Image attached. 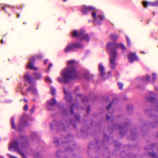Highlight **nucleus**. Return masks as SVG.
<instances>
[{
  "mask_svg": "<svg viewBox=\"0 0 158 158\" xmlns=\"http://www.w3.org/2000/svg\"><path fill=\"white\" fill-rule=\"evenodd\" d=\"M76 63L74 60L68 61V67L66 68L61 73V78H58L57 80L60 83H68L71 80L77 78L78 74L76 69L73 66Z\"/></svg>",
  "mask_w": 158,
  "mask_h": 158,
  "instance_id": "nucleus-1",
  "label": "nucleus"
},
{
  "mask_svg": "<svg viewBox=\"0 0 158 158\" xmlns=\"http://www.w3.org/2000/svg\"><path fill=\"white\" fill-rule=\"evenodd\" d=\"M72 34L75 37H77L80 40H83L87 42L89 41V35L85 33V31L82 30L77 32L76 31H73Z\"/></svg>",
  "mask_w": 158,
  "mask_h": 158,
  "instance_id": "nucleus-2",
  "label": "nucleus"
},
{
  "mask_svg": "<svg viewBox=\"0 0 158 158\" xmlns=\"http://www.w3.org/2000/svg\"><path fill=\"white\" fill-rule=\"evenodd\" d=\"M109 53V66L111 69H114L115 68L117 64L116 62V60L117 53L116 50H111L110 51Z\"/></svg>",
  "mask_w": 158,
  "mask_h": 158,
  "instance_id": "nucleus-3",
  "label": "nucleus"
},
{
  "mask_svg": "<svg viewBox=\"0 0 158 158\" xmlns=\"http://www.w3.org/2000/svg\"><path fill=\"white\" fill-rule=\"evenodd\" d=\"M82 47V44L80 43H70L68 44L65 48L64 52L65 53H68L74 50L76 48H81Z\"/></svg>",
  "mask_w": 158,
  "mask_h": 158,
  "instance_id": "nucleus-4",
  "label": "nucleus"
},
{
  "mask_svg": "<svg viewBox=\"0 0 158 158\" xmlns=\"http://www.w3.org/2000/svg\"><path fill=\"white\" fill-rule=\"evenodd\" d=\"M9 148L10 150H11L12 148H13L18 153L21 154L23 158H26V156L19 150L18 143L17 142H14L13 143H10L9 145Z\"/></svg>",
  "mask_w": 158,
  "mask_h": 158,
  "instance_id": "nucleus-5",
  "label": "nucleus"
},
{
  "mask_svg": "<svg viewBox=\"0 0 158 158\" xmlns=\"http://www.w3.org/2000/svg\"><path fill=\"white\" fill-rule=\"evenodd\" d=\"M117 47H119L121 49L124 50L126 49V48L123 44L120 43L119 44H118L116 42L113 43H109L107 44V47L108 49L111 50H113V48H115Z\"/></svg>",
  "mask_w": 158,
  "mask_h": 158,
  "instance_id": "nucleus-6",
  "label": "nucleus"
},
{
  "mask_svg": "<svg viewBox=\"0 0 158 158\" xmlns=\"http://www.w3.org/2000/svg\"><path fill=\"white\" fill-rule=\"evenodd\" d=\"M82 11L85 14H87L89 11L96 10V9L92 6H86L84 5L81 8Z\"/></svg>",
  "mask_w": 158,
  "mask_h": 158,
  "instance_id": "nucleus-7",
  "label": "nucleus"
},
{
  "mask_svg": "<svg viewBox=\"0 0 158 158\" xmlns=\"http://www.w3.org/2000/svg\"><path fill=\"white\" fill-rule=\"evenodd\" d=\"M143 4L145 7L151 6H158V1L153 2H143Z\"/></svg>",
  "mask_w": 158,
  "mask_h": 158,
  "instance_id": "nucleus-8",
  "label": "nucleus"
},
{
  "mask_svg": "<svg viewBox=\"0 0 158 158\" xmlns=\"http://www.w3.org/2000/svg\"><path fill=\"white\" fill-rule=\"evenodd\" d=\"M128 57L129 61L131 63H133L134 61L137 60V58L136 56L135 53H129L128 55Z\"/></svg>",
  "mask_w": 158,
  "mask_h": 158,
  "instance_id": "nucleus-9",
  "label": "nucleus"
},
{
  "mask_svg": "<svg viewBox=\"0 0 158 158\" xmlns=\"http://www.w3.org/2000/svg\"><path fill=\"white\" fill-rule=\"evenodd\" d=\"M99 72L100 75L103 77L105 75L106 72L105 71V68L102 64H100L99 68Z\"/></svg>",
  "mask_w": 158,
  "mask_h": 158,
  "instance_id": "nucleus-10",
  "label": "nucleus"
},
{
  "mask_svg": "<svg viewBox=\"0 0 158 158\" xmlns=\"http://www.w3.org/2000/svg\"><path fill=\"white\" fill-rule=\"evenodd\" d=\"M32 59L33 61H32L31 60H30V62H29V63L28 64L27 67L31 69L37 70L38 69V68L35 67L33 64L34 62V58H33Z\"/></svg>",
  "mask_w": 158,
  "mask_h": 158,
  "instance_id": "nucleus-11",
  "label": "nucleus"
},
{
  "mask_svg": "<svg viewBox=\"0 0 158 158\" xmlns=\"http://www.w3.org/2000/svg\"><path fill=\"white\" fill-rule=\"evenodd\" d=\"M56 103V100L55 98H52V100H49L47 102V103L49 106H52L54 105Z\"/></svg>",
  "mask_w": 158,
  "mask_h": 158,
  "instance_id": "nucleus-12",
  "label": "nucleus"
},
{
  "mask_svg": "<svg viewBox=\"0 0 158 158\" xmlns=\"http://www.w3.org/2000/svg\"><path fill=\"white\" fill-rule=\"evenodd\" d=\"M24 78L25 80L27 81L29 83H31L32 82V78L29 76L28 73H27L25 74L24 76Z\"/></svg>",
  "mask_w": 158,
  "mask_h": 158,
  "instance_id": "nucleus-13",
  "label": "nucleus"
},
{
  "mask_svg": "<svg viewBox=\"0 0 158 158\" xmlns=\"http://www.w3.org/2000/svg\"><path fill=\"white\" fill-rule=\"evenodd\" d=\"M64 92L65 94V98L66 100L68 102L72 101L73 100L72 98L70 97L69 95L67 94V91L65 90H64Z\"/></svg>",
  "mask_w": 158,
  "mask_h": 158,
  "instance_id": "nucleus-14",
  "label": "nucleus"
},
{
  "mask_svg": "<svg viewBox=\"0 0 158 158\" xmlns=\"http://www.w3.org/2000/svg\"><path fill=\"white\" fill-rule=\"evenodd\" d=\"M29 91H30L32 93L34 94H35L36 93V90L35 88L33 86L29 87L27 89L26 91L28 92Z\"/></svg>",
  "mask_w": 158,
  "mask_h": 158,
  "instance_id": "nucleus-15",
  "label": "nucleus"
},
{
  "mask_svg": "<svg viewBox=\"0 0 158 158\" xmlns=\"http://www.w3.org/2000/svg\"><path fill=\"white\" fill-rule=\"evenodd\" d=\"M34 75L37 79H40L42 77V76L40 73H34Z\"/></svg>",
  "mask_w": 158,
  "mask_h": 158,
  "instance_id": "nucleus-16",
  "label": "nucleus"
},
{
  "mask_svg": "<svg viewBox=\"0 0 158 158\" xmlns=\"http://www.w3.org/2000/svg\"><path fill=\"white\" fill-rule=\"evenodd\" d=\"M11 128L13 129L16 130V127L14 122V118H12L11 119Z\"/></svg>",
  "mask_w": 158,
  "mask_h": 158,
  "instance_id": "nucleus-17",
  "label": "nucleus"
},
{
  "mask_svg": "<svg viewBox=\"0 0 158 158\" xmlns=\"http://www.w3.org/2000/svg\"><path fill=\"white\" fill-rule=\"evenodd\" d=\"M110 38L114 41H116L117 39V36L116 35L112 34L110 36Z\"/></svg>",
  "mask_w": 158,
  "mask_h": 158,
  "instance_id": "nucleus-18",
  "label": "nucleus"
},
{
  "mask_svg": "<svg viewBox=\"0 0 158 158\" xmlns=\"http://www.w3.org/2000/svg\"><path fill=\"white\" fill-rule=\"evenodd\" d=\"M118 85L119 86V89L120 90H122L123 89V83L119 82L118 83Z\"/></svg>",
  "mask_w": 158,
  "mask_h": 158,
  "instance_id": "nucleus-19",
  "label": "nucleus"
},
{
  "mask_svg": "<svg viewBox=\"0 0 158 158\" xmlns=\"http://www.w3.org/2000/svg\"><path fill=\"white\" fill-rule=\"evenodd\" d=\"M98 18L100 20H103L104 19V16L102 15H98Z\"/></svg>",
  "mask_w": 158,
  "mask_h": 158,
  "instance_id": "nucleus-20",
  "label": "nucleus"
},
{
  "mask_svg": "<svg viewBox=\"0 0 158 158\" xmlns=\"http://www.w3.org/2000/svg\"><path fill=\"white\" fill-rule=\"evenodd\" d=\"M51 91L52 95L53 96L55 95L56 93V89L55 88L53 87H51Z\"/></svg>",
  "mask_w": 158,
  "mask_h": 158,
  "instance_id": "nucleus-21",
  "label": "nucleus"
},
{
  "mask_svg": "<svg viewBox=\"0 0 158 158\" xmlns=\"http://www.w3.org/2000/svg\"><path fill=\"white\" fill-rule=\"evenodd\" d=\"M42 57V55L40 54L37 55L35 56V58L37 59H40Z\"/></svg>",
  "mask_w": 158,
  "mask_h": 158,
  "instance_id": "nucleus-22",
  "label": "nucleus"
},
{
  "mask_svg": "<svg viewBox=\"0 0 158 158\" xmlns=\"http://www.w3.org/2000/svg\"><path fill=\"white\" fill-rule=\"evenodd\" d=\"M152 75H153V80L152 81V83H153L155 82V80H156V75L155 73H153L152 74Z\"/></svg>",
  "mask_w": 158,
  "mask_h": 158,
  "instance_id": "nucleus-23",
  "label": "nucleus"
},
{
  "mask_svg": "<svg viewBox=\"0 0 158 158\" xmlns=\"http://www.w3.org/2000/svg\"><path fill=\"white\" fill-rule=\"evenodd\" d=\"M126 39L127 41V45L128 46H130L131 44V42L130 40L128 37H127L126 38Z\"/></svg>",
  "mask_w": 158,
  "mask_h": 158,
  "instance_id": "nucleus-24",
  "label": "nucleus"
},
{
  "mask_svg": "<svg viewBox=\"0 0 158 158\" xmlns=\"http://www.w3.org/2000/svg\"><path fill=\"white\" fill-rule=\"evenodd\" d=\"M96 14L97 13L96 12H93L92 13V16L93 17V18L94 19L96 18Z\"/></svg>",
  "mask_w": 158,
  "mask_h": 158,
  "instance_id": "nucleus-25",
  "label": "nucleus"
},
{
  "mask_svg": "<svg viewBox=\"0 0 158 158\" xmlns=\"http://www.w3.org/2000/svg\"><path fill=\"white\" fill-rule=\"evenodd\" d=\"M35 109V106H34L30 110V113L31 114H32L34 113Z\"/></svg>",
  "mask_w": 158,
  "mask_h": 158,
  "instance_id": "nucleus-26",
  "label": "nucleus"
},
{
  "mask_svg": "<svg viewBox=\"0 0 158 158\" xmlns=\"http://www.w3.org/2000/svg\"><path fill=\"white\" fill-rule=\"evenodd\" d=\"M150 156L154 157L155 156V154L154 152H150L149 153Z\"/></svg>",
  "mask_w": 158,
  "mask_h": 158,
  "instance_id": "nucleus-27",
  "label": "nucleus"
},
{
  "mask_svg": "<svg viewBox=\"0 0 158 158\" xmlns=\"http://www.w3.org/2000/svg\"><path fill=\"white\" fill-rule=\"evenodd\" d=\"M145 79L147 81H149L150 80V77L149 75H147Z\"/></svg>",
  "mask_w": 158,
  "mask_h": 158,
  "instance_id": "nucleus-28",
  "label": "nucleus"
},
{
  "mask_svg": "<svg viewBox=\"0 0 158 158\" xmlns=\"http://www.w3.org/2000/svg\"><path fill=\"white\" fill-rule=\"evenodd\" d=\"M74 106H75V104H73L72 106L70 107L71 111V113H72V114H73L74 113L73 111V108Z\"/></svg>",
  "mask_w": 158,
  "mask_h": 158,
  "instance_id": "nucleus-29",
  "label": "nucleus"
},
{
  "mask_svg": "<svg viewBox=\"0 0 158 158\" xmlns=\"http://www.w3.org/2000/svg\"><path fill=\"white\" fill-rule=\"evenodd\" d=\"M45 81L47 82H50L51 83L52 81H51V80L48 77H46L45 79Z\"/></svg>",
  "mask_w": 158,
  "mask_h": 158,
  "instance_id": "nucleus-30",
  "label": "nucleus"
},
{
  "mask_svg": "<svg viewBox=\"0 0 158 158\" xmlns=\"http://www.w3.org/2000/svg\"><path fill=\"white\" fill-rule=\"evenodd\" d=\"M23 109L24 110H27L28 109V106L27 105H26L24 106Z\"/></svg>",
  "mask_w": 158,
  "mask_h": 158,
  "instance_id": "nucleus-31",
  "label": "nucleus"
},
{
  "mask_svg": "<svg viewBox=\"0 0 158 158\" xmlns=\"http://www.w3.org/2000/svg\"><path fill=\"white\" fill-rule=\"evenodd\" d=\"M112 103H113V102L110 103V104H109V106L106 107V109L107 110H109L110 108L111 107L112 105Z\"/></svg>",
  "mask_w": 158,
  "mask_h": 158,
  "instance_id": "nucleus-32",
  "label": "nucleus"
},
{
  "mask_svg": "<svg viewBox=\"0 0 158 158\" xmlns=\"http://www.w3.org/2000/svg\"><path fill=\"white\" fill-rule=\"evenodd\" d=\"M90 111V107L89 106L88 107L87 109V112L88 113H89Z\"/></svg>",
  "mask_w": 158,
  "mask_h": 158,
  "instance_id": "nucleus-33",
  "label": "nucleus"
},
{
  "mask_svg": "<svg viewBox=\"0 0 158 158\" xmlns=\"http://www.w3.org/2000/svg\"><path fill=\"white\" fill-rule=\"evenodd\" d=\"M48 62V60H45L44 61V64H46Z\"/></svg>",
  "mask_w": 158,
  "mask_h": 158,
  "instance_id": "nucleus-34",
  "label": "nucleus"
},
{
  "mask_svg": "<svg viewBox=\"0 0 158 158\" xmlns=\"http://www.w3.org/2000/svg\"><path fill=\"white\" fill-rule=\"evenodd\" d=\"M84 77L86 79H88L89 77V75H87V76H85Z\"/></svg>",
  "mask_w": 158,
  "mask_h": 158,
  "instance_id": "nucleus-35",
  "label": "nucleus"
},
{
  "mask_svg": "<svg viewBox=\"0 0 158 158\" xmlns=\"http://www.w3.org/2000/svg\"><path fill=\"white\" fill-rule=\"evenodd\" d=\"M106 118H107V120H108L110 118V117H109L108 114H107L106 115Z\"/></svg>",
  "mask_w": 158,
  "mask_h": 158,
  "instance_id": "nucleus-36",
  "label": "nucleus"
},
{
  "mask_svg": "<svg viewBox=\"0 0 158 158\" xmlns=\"http://www.w3.org/2000/svg\"><path fill=\"white\" fill-rule=\"evenodd\" d=\"M52 66V64H50L49 65V69H50V68Z\"/></svg>",
  "mask_w": 158,
  "mask_h": 158,
  "instance_id": "nucleus-37",
  "label": "nucleus"
},
{
  "mask_svg": "<svg viewBox=\"0 0 158 158\" xmlns=\"http://www.w3.org/2000/svg\"><path fill=\"white\" fill-rule=\"evenodd\" d=\"M86 99V98H83L82 100V102H85V100Z\"/></svg>",
  "mask_w": 158,
  "mask_h": 158,
  "instance_id": "nucleus-38",
  "label": "nucleus"
},
{
  "mask_svg": "<svg viewBox=\"0 0 158 158\" xmlns=\"http://www.w3.org/2000/svg\"><path fill=\"white\" fill-rule=\"evenodd\" d=\"M23 101L25 102H27V101L26 98H24L23 100Z\"/></svg>",
  "mask_w": 158,
  "mask_h": 158,
  "instance_id": "nucleus-39",
  "label": "nucleus"
},
{
  "mask_svg": "<svg viewBox=\"0 0 158 158\" xmlns=\"http://www.w3.org/2000/svg\"><path fill=\"white\" fill-rule=\"evenodd\" d=\"M35 58V57H32V58H30V59H29V61H30V60H31L32 61H33V60H32V58Z\"/></svg>",
  "mask_w": 158,
  "mask_h": 158,
  "instance_id": "nucleus-40",
  "label": "nucleus"
},
{
  "mask_svg": "<svg viewBox=\"0 0 158 158\" xmlns=\"http://www.w3.org/2000/svg\"><path fill=\"white\" fill-rule=\"evenodd\" d=\"M76 117L77 120L79 118V117L78 116H77V115H76Z\"/></svg>",
  "mask_w": 158,
  "mask_h": 158,
  "instance_id": "nucleus-41",
  "label": "nucleus"
},
{
  "mask_svg": "<svg viewBox=\"0 0 158 158\" xmlns=\"http://www.w3.org/2000/svg\"><path fill=\"white\" fill-rule=\"evenodd\" d=\"M155 90L157 91H158V87H155Z\"/></svg>",
  "mask_w": 158,
  "mask_h": 158,
  "instance_id": "nucleus-42",
  "label": "nucleus"
},
{
  "mask_svg": "<svg viewBox=\"0 0 158 158\" xmlns=\"http://www.w3.org/2000/svg\"><path fill=\"white\" fill-rule=\"evenodd\" d=\"M1 42L2 44H3V43L4 42H3V40H1Z\"/></svg>",
  "mask_w": 158,
  "mask_h": 158,
  "instance_id": "nucleus-43",
  "label": "nucleus"
},
{
  "mask_svg": "<svg viewBox=\"0 0 158 158\" xmlns=\"http://www.w3.org/2000/svg\"><path fill=\"white\" fill-rule=\"evenodd\" d=\"M54 143H58V140H56L55 142H54Z\"/></svg>",
  "mask_w": 158,
  "mask_h": 158,
  "instance_id": "nucleus-44",
  "label": "nucleus"
},
{
  "mask_svg": "<svg viewBox=\"0 0 158 158\" xmlns=\"http://www.w3.org/2000/svg\"><path fill=\"white\" fill-rule=\"evenodd\" d=\"M3 10H4V11H5L6 10V9H5V7H3Z\"/></svg>",
  "mask_w": 158,
  "mask_h": 158,
  "instance_id": "nucleus-45",
  "label": "nucleus"
},
{
  "mask_svg": "<svg viewBox=\"0 0 158 158\" xmlns=\"http://www.w3.org/2000/svg\"><path fill=\"white\" fill-rule=\"evenodd\" d=\"M141 53H143V54H145V52H141Z\"/></svg>",
  "mask_w": 158,
  "mask_h": 158,
  "instance_id": "nucleus-46",
  "label": "nucleus"
},
{
  "mask_svg": "<svg viewBox=\"0 0 158 158\" xmlns=\"http://www.w3.org/2000/svg\"><path fill=\"white\" fill-rule=\"evenodd\" d=\"M25 146V145L24 144H23V145L22 146V149L23 148V147Z\"/></svg>",
  "mask_w": 158,
  "mask_h": 158,
  "instance_id": "nucleus-47",
  "label": "nucleus"
},
{
  "mask_svg": "<svg viewBox=\"0 0 158 158\" xmlns=\"http://www.w3.org/2000/svg\"><path fill=\"white\" fill-rule=\"evenodd\" d=\"M67 0H63V1L65 2L67 1Z\"/></svg>",
  "mask_w": 158,
  "mask_h": 158,
  "instance_id": "nucleus-48",
  "label": "nucleus"
},
{
  "mask_svg": "<svg viewBox=\"0 0 158 158\" xmlns=\"http://www.w3.org/2000/svg\"><path fill=\"white\" fill-rule=\"evenodd\" d=\"M155 13H154V12H153V15H155Z\"/></svg>",
  "mask_w": 158,
  "mask_h": 158,
  "instance_id": "nucleus-49",
  "label": "nucleus"
},
{
  "mask_svg": "<svg viewBox=\"0 0 158 158\" xmlns=\"http://www.w3.org/2000/svg\"><path fill=\"white\" fill-rule=\"evenodd\" d=\"M21 125L20 124H19V126H20Z\"/></svg>",
  "mask_w": 158,
  "mask_h": 158,
  "instance_id": "nucleus-50",
  "label": "nucleus"
},
{
  "mask_svg": "<svg viewBox=\"0 0 158 158\" xmlns=\"http://www.w3.org/2000/svg\"><path fill=\"white\" fill-rule=\"evenodd\" d=\"M47 108H48V109H49L48 106H47Z\"/></svg>",
  "mask_w": 158,
  "mask_h": 158,
  "instance_id": "nucleus-51",
  "label": "nucleus"
},
{
  "mask_svg": "<svg viewBox=\"0 0 158 158\" xmlns=\"http://www.w3.org/2000/svg\"><path fill=\"white\" fill-rule=\"evenodd\" d=\"M110 74L111 73V72H110Z\"/></svg>",
  "mask_w": 158,
  "mask_h": 158,
  "instance_id": "nucleus-52",
  "label": "nucleus"
},
{
  "mask_svg": "<svg viewBox=\"0 0 158 158\" xmlns=\"http://www.w3.org/2000/svg\"><path fill=\"white\" fill-rule=\"evenodd\" d=\"M156 126H157V124L156 123Z\"/></svg>",
  "mask_w": 158,
  "mask_h": 158,
  "instance_id": "nucleus-53",
  "label": "nucleus"
}]
</instances>
